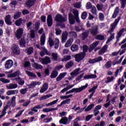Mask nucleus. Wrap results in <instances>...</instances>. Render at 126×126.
I'll use <instances>...</instances> for the list:
<instances>
[{
	"mask_svg": "<svg viewBox=\"0 0 126 126\" xmlns=\"http://www.w3.org/2000/svg\"><path fill=\"white\" fill-rule=\"evenodd\" d=\"M96 8L98 10H102L103 9V4H97Z\"/></svg>",
	"mask_w": 126,
	"mask_h": 126,
	"instance_id": "obj_63",
	"label": "nucleus"
},
{
	"mask_svg": "<svg viewBox=\"0 0 126 126\" xmlns=\"http://www.w3.org/2000/svg\"><path fill=\"white\" fill-rule=\"evenodd\" d=\"M55 110H56V108H44L43 112H44V113H49V112H52L55 111Z\"/></svg>",
	"mask_w": 126,
	"mask_h": 126,
	"instance_id": "obj_45",
	"label": "nucleus"
},
{
	"mask_svg": "<svg viewBox=\"0 0 126 126\" xmlns=\"http://www.w3.org/2000/svg\"><path fill=\"white\" fill-rule=\"evenodd\" d=\"M67 74V73L66 72H63V73H61L58 77L56 78V81L57 82H59L61 81L64 77H65V75Z\"/></svg>",
	"mask_w": 126,
	"mask_h": 126,
	"instance_id": "obj_14",
	"label": "nucleus"
},
{
	"mask_svg": "<svg viewBox=\"0 0 126 126\" xmlns=\"http://www.w3.org/2000/svg\"><path fill=\"white\" fill-rule=\"evenodd\" d=\"M79 70H80V68H78L77 69H76L72 72H71L70 74L72 77H70L68 78L67 79H68V80H72V78L73 77H74L75 76H76V75H78V74H79L80 73Z\"/></svg>",
	"mask_w": 126,
	"mask_h": 126,
	"instance_id": "obj_9",
	"label": "nucleus"
},
{
	"mask_svg": "<svg viewBox=\"0 0 126 126\" xmlns=\"http://www.w3.org/2000/svg\"><path fill=\"white\" fill-rule=\"evenodd\" d=\"M53 95L52 94H47L46 95H43L41 97L39 98L40 101H42V100H46L47 98H50V97H52Z\"/></svg>",
	"mask_w": 126,
	"mask_h": 126,
	"instance_id": "obj_41",
	"label": "nucleus"
},
{
	"mask_svg": "<svg viewBox=\"0 0 126 126\" xmlns=\"http://www.w3.org/2000/svg\"><path fill=\"white\" fill-rule=\"evenodd\" d=\"M8 89H14L15 88H17L18 85L16 84H10L6 86Z\"/></svg>",
	"mask_w": 126,
	"mask_h": 126,
	"instance_id": "obj_37",
	"label": "nucleus"
},
{
	"mask_svg": "<svg viewBox=\"0 0 126 126\" xmlns=\"http://www.w3.org/2000/svg\"><path fill=\"white\" fill-rule=\"evenodd\" d=\"M107 49H108V45H105L100 50L98 51V55H103V54H105L107 51Z\"/></svg>",
	"mask_w": 126,
	"mask_h": 126,
	"instance_id": "obj_26",
	"label": "nucleus"
},
{
	"mask_svg": "<svg viewBox=\"0 0 126 126\" xmlns=\"http://www.w3.org/2000/svg\"><path fill=\"white\" fill-rule=\"evenodd\" d=\"M92 4L90 2H88L86 4V8L87 9H90V8H92Z\"/></svg>",
	"mask_w": 126,
	"mask_h": 126,
	"instance_id": "obj_64",
	"label": "nucleus"
},
{
	"mask_svg": "<svg viewBox=\"0 0 126 126\" xmlns=\"http://www.w3.org/2000/svg\"><path fill=\"white\" fill-rule=\"evenodd\" d=\"M0 81L3 83H9L10 82V80L4 78H0Z\"/></svg>",
	"mask_w": 126,
	"mask_h": 126,
	"instance_id": "obj_46",
	"label": "nucleus"
},
{
	"mask_svg": "<svg viewBox=\"0 0 126 126\" xmlns=\"http://www.w3.org/2000/svg\"><path fill=\"white\" fill-rule=\"evenodd\" d=\"M101 61H103V58L102 57L99 56L94 59H90L89 62L90 63H98L99 62H101Z\"/></svg>",
	"mask_w": 126,
	"mask_h": 126,
	"instance_id": "obj_11",
	"label": "nucleus"
},
{
	"mask_svg": "<svg viewBox=\"0 0 126 126\" xmlns=\"http://www.w3.org/2000/svg\"><path fill=\"white\" fill-rule=\"evenodd\" d=\"M11 49L12 53H14V55H20V49H19L18 45L13 44L12 45Z\"/></svg>",
	"mask_w": 126,
	"mask_h": 126,
	"instance_id": "obj_5",
	"label": "nucleus"
},
{
	"mask_svg": "<svg viewBox=\"0 0 126 126\" xmlns=\"http://www.w3.org/2000/svg\"><path fill=\"white\" fill-rule=\"evenodd\" d=\"M15 100H16V96H13L11 103V106H12V107H15Z\"/></svg>",
	"mask_w": 126,
	"mask_h": 126,
	"instance_id": "obj_49",
	"label": "nucleus"
},
{
	"mask_svg": "<svg viewBox=\"0 0 126 126\" xmlns=\"http://www.w3.org/2000/svg\"><path fill=\"white\" fill-rule=\"evenodd\" d=\"M87 87H88V84H86V85L81 86L79 88H73L71 90L66 92L65 94L66 95H67L70 94V93H73L74 92L75 93H80V92H82L84 89H86Z\"/></svg>",
	"mask_w": 126,
	"mask_h": 126,
	"instance_id": "obj_2",
	"label": "nucleus"
},
{
	"mask_svg": "<svg viewBox=\"0 0 126 126\" xmlns=\"http://www.w3.org/2000/svg\"><path fill=\"white\" fill-rule=\"evenodd\" d=\"M120 12L119 7H116L114 10V12L112 15V18H116Z\"/></svg>",
	"mask_w": 126,
	"mask_h": 126,
	"instance_id": "obj_32",
	"label": "nucleus"
},
{
	"mask_svg": "<svg viewBox=\"0 0 126 126\" xmlns=\"http://www.w3.org/2000/svg\"><path fill=\"white\" fill-rule=\"evenodd\" d=\"M27 91H28V89L27 88L22 89L20 90V93L23 95H24L25 94H26Z\"/></svg>",
	"mask_w": 126,
	"mask_h": 126,
	"instance_id": "obj_54",
	"label": "nucleus"
},
{
	"mask_svg": "<svg viewBox=\"0 0 126 126\" xmlns=\"http://www.w3.org/2000/svg\"><path fill=\"white\" fill-rule=\"evenodd\" d=\"M114 79H115V77L114 76H111V77H107L105 83H109V82H112V81H114Z\"/></svg>",
	"mask_w": 126,
	"mask_h": 126,
	"instance_id": "obj_44",
	"label": "nucleus"
},
{
	"mask_svg": "<svg viewBox=\"0 0 126 126\" xmlns=\"http://www.w3.org/2000/svg\"><path fill=\"white\" fill-rule=\"evenodd\" d=\"M78 49V45L76 44H73L71 46V51H72V52H77Z\"/></svg>",
	"mask_w": 126,
	"mask_h": 126,
	"instance_id": "obj_38",
	"label": "nucleus"
},
{
	"mask_svg": "<svg viewBox=\"0 0 126 126\" xmlns=\"http://www.w3.org/2000/svg\"><path fill=\"white\" fill-rule=\"evenodd\" d=\"M59 101V99H56L55 100L53 101L52 102H51L47 104L46 105V107H49V106H53V105H55V104H57L58 102Z\"/></svg>",
	"mask_w": 126,
	"mask_h": 126,
	"instance_id": "obj_43",
	"label": "nucleus"
},
{
	"mask_svg": "<svg viewBox=\"0 0 126 126\" xmlns=\"http://www.w3.org/2000/svg\"><path fill=\"white\" fill-rule=\"evenodd\" d=\"M32 66L34 68H35V69H42V68H43L42 65L36 63L32 64Z\"/></svg>",
	"mask_w": 126,
	"mask_h": 126,
	"instance_id": "obj_35",
	"label": "nucleus"
},
{
	"mask_svg": "<svg viewBox=\"0 0 126 126\" xmlns=\"http://www.w3.org/2000/svg\"><path fill=\"white\" fill-rule=\"evenodd\" d=\"M34 1L35 0H28L26 2L25 6L30 8V7H32L33 4H34Z\"/></svg>",
	"mask_w": 126,
	"mask_h": 126,
	"instance_id": "obj_16",
	"label": "nucleus"
},
{
	"mask_svg": "<svg viewBox=\"0 0 126 126\" xmlns=\"http://www.w3.org/2000/svg\"><path fill=\"white\" fill-rule=\"evenodd\" d=\"M68 36V33L66 32H65L62 33V43H65L66 41L67 40Z\"/></svg>",
	"mask_w": 126,
	"mask_h": 126,
	"instance_id": "obj_13",
	"label": "nucleus"
},
{
	"mask_svg": "<svg viewBox=\"0 0 126 126\" xmlns=\"http://www.w3.org/2000/svg\"><path fill=\"white\" fill-rule=\"evenodd\" d=\"M74 85H75L74 84L67 85V87L64 88L62 90H61V93H64V92H66L67 90H69V89H71L72 87H74Z\"/></svg>",
	"mask_w": 126,
	"mask_h": 126,
	"instance_id": "obj_27",
	"label": "nucleus"
},
{
	"mask_svg": "<svg viewBox=\"0 0 126 126\" xmlns=\"http://www.w3.org/2000/svg\"><path fill=\"white\" fill-rule=\"evenodd\" d=\"M75 30L76 31H77L78 32H79L80 31H84V28H83V26H76L75 28Z\"/></svg>",
	"mask_w": 126,
	"mask_h": 126,
	"instance_id": "obj_40",
	"label": "nucleus"
},
{
	"mask_svg": "<svg viewBox=\"0 0 126 126\" xmlns=\"http://www.w3.org/2000/svg\"><path fill=\"white\" fill-rule=\"evenodd\" d=\"M49 88V85L47 83H45L42 87L41 88L40 90V93H44L45 91H47L48 88Z\"/></svg>",
	"mask_w": 126,
	"mask_h": 126,
	"instance_id": "obj_21",
	"label": "nucleus"
},
{
	"mask_svg": "<svg viewBox=\"0 0 126 126\" xmlns=\"http://www.w3.org/2000/svg\"><path fill=\"white\" fill-rule=\"evenodd\" d=\"M74 7H76V8H80L81 7V2H76L75 4H74Z\"/></svg>",
	"mask_w": 126,
	"mask_h": 126,
	"instance_id": "obj_60",
	"label": "nucleus"
},
{
	"mask_svg": "<svg viewBox=\"0 0 126 126\" xmlns=\"http://www.w3.org/2000/svg\"><path fill=\"white\" fill-rule=\"evenodd\" d=\"M91 11L93 14H94V15H97V9H96V7L95 6H93V7L92 8Z\"/></svg>",
	"mask_w": 126,
	"mask_h": 126,
	"instance_id": "obj_55",
	"label": "nucleus"
},
{
	"mask_svg": "<svg viewBox=\"0 0 126 126\" xmlns=\"http://www.w3.org/2000/svg\"><path fill=\"white\" fill-rule=\"evenodd\" d=\"M112 66V61H109L105 64L106 68H110Z\"/></svg>",
	"mask_w": 126,
	"mask_h": 126,
	"instance_id": "obj_56",
	"label": "nucleus"
},
{
	"mask_svg": "<svg viewBox=\"0 0 126 126\" xmlns=\"http://www.w3.org/2000/svg\"><path fill=\"white\" fill-rule=\"evenodd\" d=\"M94 106H95V105L93 103L89 105L87 107H86V106L85 107V112H89V111H91V110H92V109H93V108H94Z\"/></svg>",
	"mask_w": 126,
	"mask_h": 126,
	"instance_id": "obj_36",
	"label": "nucleus"
},
{
	"mask_svg": "<svg viewBox=\"0 0 126 126\" xmlns=\"http://www.w3.org/2000/svg\"><path fill=\"white\" fill-rule=\"evenodd\" d=\"M99 44V41H96L94 42L92 45L90 46V52L91 51H93L97 46H98V44Z\"/></svg>",
	"mask_w": 126,
	"mask_h": 126,
	"instance_id": "obj_29",
	"label": "nucleus"
},
{
	"mask_svg": "<svg viewBox=\"0 0 126 126\" xmlns=\"http://www.w3.org/2000/svg\"><path fill=\"white\" fill-rule=\"evenodd\" d=\"M58 59H59V54L56 53H52V60L54 62H57L58 61Z\"/></svg>",
	"mask_w": 126,
	"mask_h": 126,
	"instance_id": "obj_30",
	"label": "nucleus"
},
{
	"mask_svg": "<svg viewBox=\"0 0 126 126\" xmlns=\"http://www.w3.org/2000/svg\"><path fill=\"white\" fill-rule=\"evenodd\" d=\"M90 31L92 35H94V36L97 35V34L99 33V29L98 28V26H95L94 29L90 30Z\"/></svg>",
	"mask_w": 126,
	"mask_h": 126,
	"instance_id": "obj_20",
	"label": "nucleus"
},
{
	"mask_svg": "<svg viewBox=\"0 0 126 126\" xmlns=\"http://www.w3.org/2000/svg\"><path fill=\"white\" fill-rule=\"evenodd\" d=\"M20 15H21V12H16L14 15V19H17V18H19V17H20Z\"/></svg>",
	"mask_w": 126,
	"mask_h": 126,
	"instance_id": "obj_57",
	"label": "nucleus"
},
{
	"mask_svg": "<svg viewBox=\"0 0 126 126\" xmlns=\"http://www.w3.org/2000/svg\"><path fill=\"white\" fill-rule=\"evenodd\" d=\"M20 47H22V48H24V47H25V40H24V38H22L20 41Z\"/></svg>",
	"mask_w": 126,
	"mask_h": 126,
	"instance_id": "obj_53",
	"label": "nucleus"
},
{
	"mask_svg": "<svg viewBox=\"0 0 126 126\" xmlns=\"http://www.w3.org/2000/svg\"><path fill=\"white\" fill-rule=\"evenodd\" d=\"M95 39L96 40H104V39H105V37L104 36V35L98 34V35L96 36Z\"/></svg>",
	"mask_w": 126,
	"mask_h": 126,
	"instance_id": "obj_51",
	"label": "nucleus"
},
{
	"mask_svg": "<svg viewBox=\"0 0 126 126\" xmlns=\"http://www.w3.org/2000/svg\"><path fill=\"white\" fill-rule=\"evenodd\" d=\"M69 21L70 24H74V23H75V21L74 20V19L73 18V16L72 15V14H71V13H70L69 14Z\"/></svg>",
	"mask_w": 126,
	"mask_h": 126,
	"instance_id": "obj_33",
	"label": "nucleus"
},
{
	"mask_svg": "<svg viewBox=\"0 0 126 126\" xmlns=\"http://www.w3.org/2000/svg\"><path fill=\"white\" fill-rule=\"evenodd\" d=\"M60 124H63V125H67V124H69L70 122L68 120V119L67 117H63L62 119L59 121Z\"/></svg>",
	"mask_w": 126,
	"mask_h": 126,
	"instance_id": "obj_18",
	"label": "nucleus"
},
{
	"mask_svg": "<svg viewBox=\"0 0 126 126\" xmlns=\"http://www.w3.org/2000/svg\"><path fill=\"white\" fill-rule=\"evenodd\" d=\"M87 12L85 11L84 12L82 13V15H81V18L82 19H86V18H87Z\"/></svg>",
	"mask_w": 126,
	"mask_h": 126,
	"instance_id": "obj_59",
	"label": "nucleus"
},
{
	"mask_svg": "<svg viewBox=\"0 0 126 126\" xmlns=\"http://www.w3.org/2000/svg\"><path fill=\"white\" fill-rule=\"evenodd\" d=\"M7 108H8V106L7 105L5 106L4 107L3 110L2 112V114L0 115V119H1V118H2V117H3L4 115H5V114H6V111L7 109Z\"/></svg>",
	"mask_w": 126,
	"mask_h": 126,
	"instance_id": "obj_42",
	"label": "nucleus"
},
{
	"mask_svg": "<svg viewBox=\"0 0 126 126\" xmlns=\"http://www.w3.org/2000/svg\"><path fill=\"white\" fill-rule=\"evenodd\" d=\"M24 30L22 28L18 29L15 32V36L17 39H20L23 35Z\"/></svg>",
	"mask_w": 126,
	"mask_h": 126,
	"instance_id": "obj_6",
	"label": "nucleus"
},
{
	"mask_svg": "<svg viewBox=\"0 0 126 126\" xmlns=\"http://www.w3.org/2000/svg\"><path fill=\"white\" fill-rule=\"evenodd\" d=\"M22 19H19L15 22V24L17 26H20L22 24Z\"/></svg>",
	"mask_w": 126,
	"mask_h": 126,
	"instance_id": "obj_52",
	"label": "nucleus"
},
{
	"mask_svg": "<svg viewBox=\"0 0 126 126\" xmlns=\"http://www.w3.org/2000/svg\"><path fill=\"white\" fill-rule=\"evenodd\" d=\"M4 65L6 69H9V68L12 67V66L13 65V61L11 60H7L5 63Z\"/></svg>",
	"mask_w": 126,
	"mask_h": 126,
	"instance_id": "obj_10",
	"label": "nucleus"
},
{
	"mask_svg": "<svg viewBox=\"0 0 126 126\" xmlns=\"http://www.w3.org/2000/svg\"><path fill=\"white\" fill-rule=\"evenodd\" d=\"M46 42V35L45 34H42L40 37V44L41 46L45 45Z\"/></svg>",
	"mask_w": 126,
	"mask_h": 126,
	"instance_id": "obj_31",
	"label": "nucleus"
},
{
	"mask_svg": "<svg viewBox=\"0 0 126 126\" xmlns=\"http://www.w3.org/2000/svg\"><path fill=\"white\" fill-rule=\"evenodd\" d=\"M20 75V71H17L12 74H10L7 75V77L9 78H12V77H19V76Z\"/></svg>",
	"mask_w": 126,
	"mask_h": 126,
	"instance_id": "obj_15",
	"label": "nucleus"
},
{
	"mask_svg": "<svg viewBox=\"0 0 126 126\" xmlns=\"http://www.w3.org/2000/svg\"><path fill=\"white\" fill-rule=\"evenodd\" d=\"M55 20L57 22H64L67 20V18L66 17V16L63 17L61 14H58L56 16Z\"/></svg>",
	"mask_w": 126,
	"mask_h": 126,
	"instance_id": "obj_4",
	"label": "nucleus"
},
{
	"mask_svg": "<svg viewBox=\"0 0 126 126\" xmlns=\"http://www.w3.org/2000/svg\"><path fill=\"white\" fill-rule=\"evenodd\" d=\"M48 43L50 45V47H53L54 45H55V49H58L59 48V44H60V39L59 38H55V42L52 39V36H50L48 39Z\"/></svg>",
	"mask_w": 126,
	"mask_h": 126,
	"instance_id": "obj_3",
	"label": "nucleus"
},
{
	"mask_svg": "<svg viewBox=\"0 0 126 126\" xmlns=\"http://www.w3.org/2000/svg\"><path fill=\"white\" fill-rule=\"evenodd\" d=\"M59 74V72L57 71L54 70L53 72L51 73V74L50 75L51 78H56L57 76H58Z\"/></svg>",
	"mask_w": 126,
	"mask_h": 126,
	"instance_id": "obj_39",
	"label": "nucleus"
},
{
	"mask_svg": "<svg viewBox=\"0 0 126 126\" xmlns=\"http://www.w3.org/2000/svg\"><path fill=\"white\" fill-rule=\"evenodd\" d=\"M121 20V16H119L117 19H116L114 22L112 23L110 27V30L109 31V33L110 34H111L110 35V37L107 39V41L106 42V44H108V43H110L113 39H115V34H112L113 32H114V30H115V28H116V26L118 25V23H119L120 20Z\"/></svg>",
	"mask_w": 126,
	"mask_h": 126,
	"instance_id": "obj_1",
	"label": "nucleus"
},
{
	"mask_svg": "<svg viewBox=\"0 0 126 126\" xmlns=\"http://www.w3.org/2000/svg\"><path fill=\"white\" fill-rule=\"evenodd\" d=\"M124 31H125V29H122L121 30L119 31V32L117 34V36L116 37V43H118L119 41H120V38L122 37V35H123V33H124Z\"/></svg>",
	"mask_w": 126,
	"mask_h": 126,
	"instance_id": "obj_22",
	"label": "nucleus"
},
{
	"mask_svg": "<svg viewBox=\"0 0 126 126\" xmlns=\"http://www.w3.org/2000/svg\"><path fill=\"white\" fill-rule=\"evenodd\" d=\"M73 13L74 15L75 19L76 22L79 23L80 22V20H79V12L77 10H74L73 12Z\"/></svg>",
	"mask_w": 126,
	"mask_h": 126,
	"instance_id": "obj_17",
	"label": "nucleus"
},
{
	"mask_svg": "<svg viewBox=\"0 0 126 126\" xmlns=\"http://www.w3.org/2000/svg\"><path fill=\"white\" fill-rule=\"evenodd\" d=\"M72 43H73V38H70L68 39L64 45L65 48H68L71 46Z\"/></svg>",
	"mask_w": 126,
	"mask_h": 126,
	"instance_id": "obj_23",
	"label": "nucleus"
},
{
	"mask_svg": "<svg viewBox=\"0 0 126 126\" xmlns=\"http://www.w3.org/2000/svg\"><path fill=\"white\" fill-rule=\"evenodd\" d=\"M26 73L29 76H32V77H34V78L36 77V75L35 74L33 73L32 72H30V71H28V70H26Z\"/></svg>",
	"mask_w": 126,
	"mask_h": 126,
	"instance_id": "obj_48",
	"label": "nucleus"
},
{
	"mask_svg": "<svg viewBox=\"0 0 126 126\" xmlns=\"http://www.w3.org/2000/svg\"><path fill=\"white\" fill-rule=\"evenodd\" d=\"M84 78L85 79H91V78H97V75L96 74H91V75H86Z\"/></svg>",
	"mask_w": 126,
	"mask_h": 126,
	"instance_id": "obj_34",
	"label": "nucleus"
},
{
	"mask_svg": "<svg viewBox=\"0 0 126 126\" xmlns=\"http://www.w3.org/2000/svg\"><path fill=\"white\" fill-rule=\"evenodd\" d=\"M85 57V53H81L75 55V58L76 62H78L79 63L80 61H82L84 57Z\"/></svg>",
	"mask_w": 126,
	"mask_h": 126,
	"instance_id": "obj_7",
	"label": "nucleus"
},
{
	"mask_svg": "<svg viewBox=\"0 0 126 126\" xmlns=\"http://www.w3.org/2000/svg\"><path fill=\"white\" fill-rule=\"evenodd\" d=\"M71 59V57L69 55L64 56L63 59H62V62H67V61H69Z\"/></svg>",
	"mask_w": 126,
	"mask_h": 126,
	"instance_id": "obj_47",
	"label": "nucleus"
},
{
	"mask_svg": "<svg viewBox=\"0 0 126 126\" xmlns=\"http://www.w3.org/2000/svg\"><path fill=\"white\" fill-rule=\"evenodd\" d=\"M19 91L18 90H10L8 91L6 94L8 95H16V94H18Z\"/></svg>",
	"mask_w": 126,
	"mask_h": 126,
	"instance_id": "obj_28",
	"label": "nucleus"
},
{
	"mask_svg": "<svg viewBox=\"0 0 126 126\" xmlns=\"http://www.w3.org/2000/svg\"><path fill=\"white\" fill-rule=\"evenodd\" d=\"M5 22L7 25H11L12 22L11 21V16L9 14L6 15L5 17Z\"/></svg>",
	"mask_w": 126,
	"mask_h": 126,
	"instance_id": "obj_12",
	"label": "nucleus"
},
{
	"mask_svg": "<svg viewBox=\"0 0 126 126\" xmlns=\"http://www.w3.org/2000/svg\"><path fill=\"white\" fill-rule=\"evenodd\" d=\"M47 25L48 27H51L53 25V18L52 15L47 16Z\"/></svg>",
	"mask_w": 126,
	"mask_h": 126,
	"instance_id": "obj_19",
	"label": "nucleus"
},
{
	"mask_svg": "<svg viewBox=\"0 0 126 126\" xmlns=\"http://www.w3.org/2000/svg\"><path fill=\"white\" fill-rule=\"evenodd\" d=\"M124 56H122L120 59L119 60V61H117L115 63H112L113 65H116V64H120V63H122V61H123V60H124Z\"/></svg>",
	"mask_w": 126,
	"mask_h": 126,
	"instance_id": "obj_50",
	"label": "nucleus"
},
{
	"mask_svg": "<svg viewBox=\"0 0 126 126\" xmlns=\"http://www.w3.org/2000/svg\"><path fill=\"white\" fill-rule=\"evenodd\" d=\"M13 80L17 81L20 85H23L24 83H25L24 80H23V79H21L20 77L13 79Z\"/></svg>",
	"mask_w": 126,
	"mask_h": 126,
	"instance_id": "obj_25",
	"label": "nucleus"
},
{
	"mask_svg": "<svg viewBox=\"0 0 126 126\" xmlns=\"http://www.w3.org/2000/svg\"><path fill=\"white\" fill-rule=\"evenodd\" d=\"M72 65H73V62H70L69 63H68L66 64V67L68 69L69 68V67H71V66H72Z\"/></svg>",
	"mask_w": 126,
	"mask_h": 126,
	"instance_id": "obj_62",
	"label": "nucleus"
},
{
	"mask_svg": "<svg viewBox=\"0 0 126 126\" xmlns=\"http://www.w3.org/2000/svg\"><path fill=\"white\" fill-rule=\"evenodd\" d=\"M98 18L99 20L103 21V20H104V14L102 13H99L98 15Z\"/></svg>",
	"mask_w": 126,
	"mask_h": 126,
	"instance_id": "obj_61",
	"label": "nucleus"
},
{
	"mask_svg": "<svg viewBox=\"0 0 126 126\" xmlns=\"http://www.w3.org/2000/svg\"><path fill=\"white\" fill-rule=\"evenodd\" d=\"M42 83L41 82H32L29 85L30 88H34L36 85H41Z\"/></svg>",
	"mask_w": 126,
	"mask_h": 126,
	"instance_id": "obj_24",
	"label": "nucleus"
},
{
	"mask_svg": "<svg viewBox=\"0 0 126 126\" xmlns=\"http://www.w3.org/2000/svg\"><path fill=\"white\" fill-rule=\"evenodd\" d=\"M70 101H71V100L70 99H67L63 101H62V104H63V105H65V104H67L68 105H69L70 104Z\"/></svg>",
	"mask_w": 126,
	"mask_h": 126,
	"instance_id": "obj_58",
	"label": "nucleus"
},
{
	"mask_svg": "<svg viewBox=\"0 0 126 126\" xmlns=\"http://www.w3.org/2000/svg\"><path fill=\"white\" fill-rule=\"evenodd\" d=\"M39 62L42 64H48L51 63V59L49 57H45L44 58H39Z\"/></svg>",
	"mask_w": 126,
	"mask_h": 126,
	"instance_id": "obj_8",
	"label": "nucleus"
}]
</instances>
